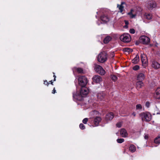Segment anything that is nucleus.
Here are the masks:
<instances>
[{
    "label": "nucleus",
    "instance_id": "nucleus-20",
    "mask_svg": "<svg viewBox=\"0 0 160 160\" xmlns=\"http://www.w3.org/2000/svg\"><path fill=\"white\" fill-rule=\"evenodd\" d=\"M143 83L142 81H138L136 83V87L138 88H139L143 86Z\"/></svg>",
    "mask_w": 160,
    "mask_h": 160
},
{
    "label": "nucleus",
    "instance_id": "nucleus-10",
    "mask_svg": "<svg viewBox=\"0 0 160 160\" xmlns=\"http://www.w3.org/2000/svg\"><path fill=\"white\" fill-rule=\"evenodd\" d=\"M92 79L93 81L96 83H99L102 81L101 77L98 75L94 76L93 77Z\"/></svg>",
    "mask_w": 160,
    "mask_h": 160
},
{
    "label": "nucleus",
    "instance_id": "nucleus-7",
    "mask_svg": "<svg viewBox=\"0 0 160 160\" xmlns=\"http://www.w3.org/2000/svg\"><path fill=\"white\" fill-rule=\"evenodd\" d=\"M139 41L140 42L143 44H148L150 42V39L147 36H142L139 38Z\"/></svg>",
    "mask_w": 160,
    "mask_h": 160
},
{
    "label": "nucleus",
    "instance_id": "nucleus-14",
    "mask_svg": "<svg viewBox=\"0 0 160 160\" xmlns=\"http://www.w3.org/2000/svg\"><path fill=\"white\" fill-rule=\"evenodd\" d=\"M152 66L153 68L156 69L159 68H160V64L155 61H152Z\"/></svg>",
    "mask_w": 160,
    "mask_h": 160
},
{
    "label": "nucleus",
    "instance_id": "nucleus-38",
    "mask_svg": "<svg viewBox=\"0 0 160 160\" xmlns=\"http://www.w3.org/2000/svg\"><path fill=\"white\" fill-rule=\"evenodd\" d=\"M116 126L118 128H120L122 126V123L121 122H118Z\"/></svg>",
    "mask_w": 160,
    "mask_h": 160
},
{
    "label": "nucleus",
    "instance_id": "nucleus-44",
    "mask_svg": "<svg viewBox=\"0 0 160 160\" xmlns=\"http://www.w3.org/2000/svg\"><path fill=\"white\" fill-rule=\"evenodd\" d=\"M144 138L145 139H147L148 138V136H147V135H145L144 137Z\"/></svg>",
    "mask_w": 160,
    "mask_h": 160
},
{
    "label": "nucleus",
    "instance_id": "nucleus-18",
    "mask_svg": "<svg viewBox=\"0 0 160 160\" xmlns=\"http://www.w3.org/2000/svg\"><path fill=\"white\" fill-rule=\"evenodd\" d=\"M101 19L103 23L107 22L109 21L108 17L105 15H103L101 17Z\"/></svg>",
    "mask_w": 160,
    "mask_h": 160
},
{
    "label": "nucleus",
    "instance_id": "nucleus-4",
    "mask_svg": "<svg viewBox=\"0 0 160 160\" xmlns=\"http://www.w3.org/2000/svg\"><path fill=\"white\" fill-rule=\"evenodd\" d=\"M141 116L142 120L146 121H150L151 118V115L148 112H142L140 113Z\"/></svg>",
    "mask_w": 160,
    "mask_h": 160
},
{
    "label": "nucleus",
    "instance_id": "nucleus-9",
    "mask_svg": "<svg viewBox=\"0 0 160 160\" xmlns=\"http://www.w3.org/2000/svg\"><path fill=\"white\" fill-rule=\"evenodd\" d=\"M141 58L142 65L144 67H145L148 63V60L146 56L143 53H142L141 55Z\"/></svg>",
    "mask_w": 160,
    "mask_h": 160
},
{
    "label": "nucleus",
    "instance_id": "nucleus-31",
    "mask_svg": "<svg viewBox=\"0 0 160 160\" xmlns=\"http://www.w3.org/2000/svg\"><path fill=\"white\" fill-rule=\"evenodd\" d=\"M124 141V139L123 138H119L117 139V142L118 143H122Z\"/></svg>",
    "mask_w": 160,
    "mask_h": 160
},
{
    "label": "nucleus",
    "instance_id": "nucleus-6",
    "mask_svg": "<svg viewBox=\"0 0 160 160\" xmlns=\"http://www.w3.org/2000/svg\"><path fill=\"white\" fill-rule=\"evenodd\" d=\"M94 69L98 73L101 75H104L106 73L104 70L101 66L99 65H95Z\"/></svg>",
    "mask_w": 160,
    "mask_h": 160
},
{
    "label": "nucleus",
    "instance_id": "nucleus-3",
    "mask_svg": "<svg viewBox=\"0 0 160 160\" xmlns=\"http://www.w3.org/2000/svg\"><path fill=\"white\" fill-rule=\"evenodd\" d=\"M79 84L82 87L86 86L88 83L87 78L84 76H80L78 78Z\"/></svg>",
    "mask_w": 160,
    "mask_h": 160
},
{
    "label": "nucleus",
    "instance_id": "nucleus-15",
    "mask_svg": "<svg viewBox=\"0 0 160 160\" xmlns=\"http://www.w3.org/2000/svg\"><path fill=\"white\" fill-rule=\"evenodd\" d=\"M114 118L113 113L110 112L108 113L106 116V119L107 121L111 120Z\"/></svg>",
    "mask_w": 160,
    "mask_h": 160
},
{
    "label": "nucleus",
    "instance_id": "nucleus-36",
    "mask_svg": "<svg viewBox=\"0 0 160 160\" xmlns=\"http://www.w3.org/2000/svg\"><path fill=\"white\" fill-rule=\"evenodd\" d=\"M79 127L82 129H84L85 128L84 125L82 123H81L79 125Z\"/></svg>",
    "mask_w": 160,
    "mask_h": 160
},
{
    "label": "nucleus",
    "instance_id": "nucleus-1",
    "mask_svg": "<svg viewBox=\"0 0 160 160\" xmlns=\"http://www.w3.org/2000/svg\"><path fill=\"white\" fill-rule=\"evenodd\" d=\"M89 90L88 89L85 87H82L81 88L80 94L73 93V97L74 100H76L78 101H81L83 99V97L86 95L89 92Z\"/></svg>",
    "mask_w": 160,
    "mask_h": 160
},
{
    "label": "nucleus",
    "instance_id": "nucleus-32",
    "mask_svg": "<svg viewBox=\"0 0 160 160\" xmlns=\"http://www.w3.org/2000/svg\"><path fill=\"white\" fill-rule=\"evenodd\" d=\"M142 108V105L140 104H137L136 106V108L137 109H141Z\"/></svg>",
    "mask_w": 160,
    "mask_h": 160
},
{
    "label": "nucleus",
    "instance_id": "nucleus-39",
    "mask_svg": "<svg viewBox=\"0 0 160 160\" xmlns=\"http://www.w3.org/2000/svg\"><path fill=\"white\" fill-rule=\"evenodd\" d=\"M44 84L45 85H48L49 84V83H48L47 80H45L44 82Z\"/></svg>",
    "mask_w": 160,
    "mask_h": 160
},
{
    "label": "nucleus",
    "instance_id": "nucleus-26",
    "mask_svg": "<svg viewBox=\"0 0 160 160\" xmlns=\"http://www.w3.org/2000/svg\"><path fill=\"white\" fill-rule=\"evenodd\" d=\"M128 15L130 17L132 18H134L135 17L131 10L128 13Z\"/></svg>",
    "mask_w": 160,
    "mask_h": 160
},
{
    "label": "nucleus",
    "instance_id": "nucleus-8",
    "mask_svg": "<svg viewBox=\"0 0 160 160\" xmlns=\"http://www.w3.org/2000/svg\"><path fill=\"white\" fill-rule=\"evenodd\" d=\"M156 2L153 0H151L148 2L147 5V7L149 9H152L153 8H155L157 6Z\"/></svg>",
    "mask_w": 160,
    "mask_h": 160
},
{
    "label": "nucleus",
    "instance_id": "nucleus-30",
    "mask_svg": "<svg viewBox=\"0 0 160 160\" xmlns=\"http://www.w3.org/2000/svg\"><path fill=\"white\" fill-rule=\"evenodd\" d=\"M111 78L114 81H116L118 79V78L116 76L113 75H111Z\"/></svg>",
    "mask_w": 160,
    "mask_h": 160
},
{
    "label": "nucleus",
    "instance_id": "nucleus-23",
    "mask_svg": "<svg viewBox=\"0 0 160 160\" xmlns=\"http://www.w3.org/2000/svg\"><path fill=\"white\" fill-rule=\"evenodd\" d=\"M145 17L147 19H151L152 18V15L150 13H145Z\"/></svg>",
    "mask_w": 160,
    "mask_h": 160
},
{
    "label": "nucleus",
    "instance_id": "nucleus-48",
    "mask_svg": "<svg viewBox=\"0 0 160 160\" xmlns=\"http://www.w3.org/2000/svg\"><path fill=\"white\" fill-rule=\"evenodd\" d=\"M97 24H98V25H99V24L98 23V22H97Z\"/></svg>",
    "mask_w": 160,
    "mask_h": 160
},
{
    "label": "nucleus",
    "instance_id": "nucleus-19",
    "mask_svg": "<svg viewBox=\"0 0 160 160\" xmlns=\"http://www.w3.org/2000/svg\"><path fill=\"white\" fill-rule=\"evenodd\" d=\"M139 57L138 55H137L136 57L132 60V62L134 64L137 63L139 61Z\"/></svg>",
    "mask_w": 160,
    "mask_h": 160
},
{
    "label": "nucleus",
    "instance_id": "nucleus-46",
    "mask_svg": "<svg viewBox=\"0 0 160 160\" xmlns=\"http://www.w3.org/2000/svg\"><path fill=\"white\" fill-rule=\"evenodd\" d=\"M50 82H51V83L52 84V83H53V82L52 81V80H51V81H50Z\"/></svg>",
    "mask_w": 160,
    "mask_h": 160
},
{
    "label": "nucleus",
    "instance_id": "nucleus-17",
    "mask_svg": "<svg viewBox=\"0 0 160 160\" xmlns=\"http://www.w3.org/2000/svg\"><path fill=\"white\" fill-rule=\"evenodd\" d=\"M101 118L100 117H96L94 119V123L95 126H98L99 123L101 122Z\"/></svg>",
    "mask_w": 160,
    "mask_h": 160
},
{
    "label": "nucleus",
    "instance_id": "nucleus-40",
    "mask_svg": "<svg viewBox=\"0 0 160 160\" xmlns=\"http://www.w3.org/2000/svg\"><path fill=\"white\" fill-rule=\"evenodd\" d=\"M97 112L96 111H94L92 112H91L90 114H93L94 113H97Z\"/></svg>",
    "mask_w": 160,
    "mask_h": 160
},
{
    "label": "nucleus",
    "instance_id": "nucleus-35",
    "mask_svg": "<svg viewBox=\"0 0 160 160\" xmlns=\"http://www.w3.org/2000/svg\"><path fill=\"white\" fill-rule=\"evenodd\" d=\"M88 120V119L87 118H85L82 120V122L83 123L86 124L87 123Z\"/></svg>",
    "mask_w": 160,
    "mask_h": 160
},
{
    "label": "nucleus",
    "instance_id": "nucleus-42",
    "mask_svg": "<svg viewBox=\"0 0 160 160\" xmlns=\"http://www.w3.org/2000/svg\"><path fill=\"white\" fill-rule=\"evenodd\" d=\"M55 92H56V90L55 89V88H54L53 90L52 91V93L54 94L55 93Z\"/></svg>",
    "mask_w": 160,
    "mask_h": 160
},
{
    "label": "nucleus",
    "instance_id": "nucleus-47",
    "mask_svg": "<svg viewBox=\"0 0 160 160\" xmlns=\"http://www.w3.org/2000/svg\"><path fill=\"white\" fill-rule=\"evenodd\" d=\"M53 77H54V81H55V78H56V76L55 75H54L53 76Z\"/></svg>",
    "mask_w": 160,
    "mask_h": 160
},
{
    "label": "nucleus",
    "instance_id": "nucleus-2",
    "mask_svg": "<svg viewBox=\"0 0 160 160\" xmlns=\"http://www.w3.org/2000/svg\"><path fill=\"white\" fill-rule=\"evenodd\" d=\"M107 59V53L105 52H101L98 55V61L101 63L105 62Z\"/></svg>",
    "mask_w": 160,
    "mask_h": 160
},
{
    "label": "nucleus",
    "instance_id": "nucleus-12",
    "mask_svg": "<svg viewBox=\"0 0 160 160\" xmlns=\"http://www.w3.org/2000/svg\"><path fill=\"white\" fill-rule=\"evenodd\" d=\"M120 135L123 138H126L128 137V133L126 129L122 128L120 130Z\"/></svg>",
    "mask_w": 160,
    "mask_h": 160
},
{
    "label": "nucleus",
    "instance_id": "nucleus-22",
    "mask_svg": "<svg viewBox=\"0 0 160 160\" xmlns=\"http://www.w3.org/2000/svg\"><path fill=\"white\" fill-rule=\"evenodd\" d=\"M129 150L132 152H134L136 151V147L133 145H131L129 148Z\"/></svg>",
    "mask_w": 160,
    "mask_h": 160
},
{
    "label": "nucleus",
    "instance_id": "nucleus-25",
    "mask_svg": "<svg viewBox=\"0 0 160 160\" xmlns=\"http://www.w3.org/2000/svg\"><path fill=\"white\" fill-rule=\"evenodd\" d=\"M154 142L157 144H160V135L155 138L154 140Z\"/></svg>",
    "mask_w": 160,
    "mask_h": 160
},
{
    "label": "nucleus",
    "instance_id": "nucleus-45",
    "mask_svg": "<svg viewBox=\"0 0 160 160\" xmlns=\"http://www.w3.org/2000/svg\"><path fill=\"white\" fill-rule=\"evenodd\" d=\"M124 27L125 28H128V25H125L124 26Z\"/></svg>",
    "mask_w": 160,
    "mask_h": 160
},
{
    "label": "nucleus",
    "instance_id": "nucleus-11",
    "mask_svg": "<svg viewBox=\"0 0 160 160\" xmlns=\"http://www.w3.org/2000/svg\"><path fill=\"white\" fill-rule=\"evenodd\" d=\"M105 94L103 92H100L97 94V98L99 100H103L105 98Z\"/></svg>",
    "mask_w": 160,
    "mask_h": 160
},
{
    "label": "nucleus",
    "instance_id": "nucleus-28",
    "mask_svg": "<svg viewBox=\"0 0 160 160\" xmlns=\"http://www.w3.org/2000/svg\"><path fill=\"white\" fill-rule=\"evenodd\" d=\"M123 51L125 52H128V53L131 52L132 51V49L128 48H125L123 49Z\"/></svg>",
    "mask_w": 160,
    "mask_h": 160
},
{
    "label": "nucleus",
    "instance_id": "nucleus-37",
    "mask_svg": "<svg viewBox=\"0 0 160 160\" xmlns=\"http://www.w3.org/2000/svg\"><path fill=\"white\" fill-rule=\"evenodd\" d=\"M129 32L132 34H134L135 32V31L133 29H131L129 30Z\"/></svg>",
    "mask_w": 160,
    "mask_h": 160
},
{
    "label": "nucleus",
    "instance_id": "nucleus-24",
    "mask_svg": "<svg viewBox=\"0 0 160 160\" xmlns=\"http://www.w3.org/2000/svg\"><path fill=\"white\" fill-rule=\"evenodd\" d=\"M73 72L74 70H76L79 73H82L83 72V69L81 68H75L73 69Z\"/></svg>",
    "mask_w": 160,
    "mask_h": 160
},
{
    "label": "nucleus",
    "instance_id": "nucleus-41",
    "mask_svg": "<svg viewBox=\"0 0 160 160\" xmlns=\"http://www.w3.org/2000/svg\"><path fill=\"white\" fill-rule=\"evenodd\" d=\"M124 22L125 24V25H128V21L127 20H125Z\"/></svg>",
    "mask_w": 160,
    "mask_h": 160
},
{
    "label": "nucleus",
    "instance_id": "nucleus-34",
    "mask_svg": "<svg viewBox=\"0 0 160 160\" xmlns=\"http://www.w3.org/2000/svg\"><path fill=\"white\" fill-rule=\"evenodd\" d=\"M150 103L149 102H146L145 103V106L147 107V108H149L150 106Z\"/></svg>",
    "mask_w": 160,
    "mask_h": 160
},
{
    "label": "nucleus",
    "instance_id": "nucleus-29",
    "mask_svg": "<svg viewBox=\"0 0 160 160\" xmlns=\"http://www.w3.org/2000/svg\"><path fill=\"white\" fill-rule=\"evenodd\" d=\"M132 12L133 13V14L135 15V17L136 16L137 14V9L135 8L132 9H131Z\"/></svg>",
    "mask_w": 160,
    "mask_h": 160
},
{
    "label": "nucleus",
    "instance_id": "nucleus-13",
    "mask_svg": "<svg viewBox=\"0 0 160 160\" xmlns=\"http://www.w3.org/2000/svg\"><path fill=\"white\" fill-rule=\"evenodd\" d=\"M126 6V4L124 2H122L120 5H117V7L120 10V12L122 14H123L122 12L124 10V7Z\"/></svg>",
    "mask_w": 160,
    "mask_h": 160
},
{
    "label": "nucleus",
    "instance_id": "nucleus-5",
    "mask_svg": "<svg viewBox=\"0 0 160 160\" xmlns=\"http://www.w3.org/2000/svg\"><path fill=\"white\" fill-rule=\"evenodd\" d=\"M121 41L125 42H129L131 40V37L128 33H124L120 37Z\"/></svg>",
    "mask_w": 160,
    "mask_h": 160
},
{
    "label": "nucleus",
    "instance_id": "nucleus-43",
    "mask_svg": "<svg viewBox=\"0 0 160 160\" xmlns=\"http://www.w3.org/2000/svg\"><path fill=\"white\" fill-rule=\"evenodd\" d=\"M132 115L134 117H135L136 116V113L135 112H133L132 114Z\"/></svg>",
    "mask_w": 160,
    "mask_h": 160
},
{
    "label": "nucleus",
    "instance_id": "nucleus-27",
    "mask_svg": "<svg viewBox=\"0 0 160 160\" xmlns=\"http://www.w3.org/2000/svg\"><path fill=\"white\" fill-rule=\"evenodd\" d=\"M156 93L157 95H160V96L157 97L158 99L160 98V87H159L157 88L156 91Z\"/></svg>",
    "mask_w": 160,
    "mask_h": 160
},
{
    "label": "nucleus",
    "instance_id": "nucleus-21",
    "mask_svg": "<svg viewBox=\"0 0 160 160\" xmlns=\"http://www.w3.org/2000/svg\"><path fill=\"white\" fill-rule=\"evenodd\" d=\"M112 38L110 36L106 37L103 40L104 43H108L111 40Z\"/></svg>",
    "mask_w": 160,
    "mask_h": 160
},
{
    "label": "nucleus",
    "instance_id": "nucleus-16",
    "mask_svg": "<svg viewBox=\"0 0 160 160\" xmlns=\"http://www.w3.org/2000/svg\"><path fill=\"white\" fill-rule=\"evenodd\" d=\"M137 80L140 81H142L145 78L144 74L142 73H140L137 75Z\"/></svg>",
    "mask_w": 160,
    "mask_h": 160
},
{
    "label": "nucleus",
    "instance_id": "nucleus-33",
    "mask_svg": "<svg viewBox=\"0 0 160 160\" xmlns=\"http://www.w3.org/2000/svg\"><path fill=\"white\" fill-rule=\"evenodd\" d=\"M139 68V67L138 65H136L133 68V69L134 70H137Z\"/></svg>",
    "mask_w": 160,
    "mask_h": 160
}]
</instances>
